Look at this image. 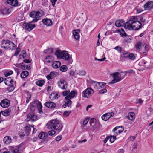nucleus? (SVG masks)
<instances>
[{
    "label": "nucleus",
    "instance_id": "nucleus-1",
    "mask_svg": "<svg viewBox=\"0 0 153 153\" xmlns=\"http://www.w3.org/2000/svg\"><path fill=\"white\" fill-rule=\"evenodd\" d=\"M137 16H132L125 24L124 27L130 30H138L142 27V24L139 22Z\"/></svg>",
    "mask_w": 153,
    "mask_h": 153
},
{
    "label": "nucleus",
    "instance_id": "nucleus-2",
    "mask_svg": "<svg viewBox=\"0 0 153 153\" xmlns=\"http://www.w3.org/2000/svg\"><path fill=\"white\" fill-rule=\"evenodd\" d=\"M47 126L48 129H54L58 132L60 131L63 126L58 120L55 119L49 121L47 123Z\"/></svg>",
    "mask_w": 153,
    "mask_h": 153
},
{
    "label": "nucleus",
    "instance_id": "nucleus-3",
    "mask_svg": "<svg viewBox=\"0 0 153 153\" xmlns=\"http://www.w3.org/2000/svg\"><path fill=\"white\" fill-rule=\"evenodd\" d=\"M44 12L42 10H39L38 11H33L29 13L30 17L33 18V19L32 22H37L40 19V18L44 14Z\"/></svg>",
    "mask_w": 153,
    "mask_h": 153
},
{
    "label": "nucleus",
    "instance_id": "nucleus-4",
    "mask_svg": "<svg viewBox=\"0 0 153 153\" xmlns=\"http://www.w3.org/2000/svg\"><path fill=\"white\" fill-rule=\"evenodd\" d=\"M30 109L33 111L37 108L40 114L43 113L42 110V107L41 102L37 100H35L33 102L30 104Z\"/></svg>",
    "mask_w": 153,
    "mask_h": 153
},
{
    "label": "nucleus",
    "instance_id": "nucleus-5",
    "mask_svg": "<svg viewBox=\"0 0 153 153\" xmlns=\"http://www.w3.org/2000/svg\"><path fill=\"white\" fill-rule=\"evenodd\" d=\"M55 55L58 58L62 59L65 60H70L71 59L66 51L57 50L55 52Z\"/></svg>",
    "mask_w": 153,
    "mask_h": 153
},
{
    "label": "nucleus",
    "instance_id": "nucleus-6",
    "mask_svg": "<svg viewBox=\"0 0 153 153\" xmlns=\"http://www.w3.org/2000/svg\"><path fill=\"white\" fill-rule=\"evenodd\" d=\"M24 149V144L22 143L16 146L9 147V150L11 153H22Z\"/></svg>",
    "mask_w": 153,
    "mask_h": 153
},
{
    "label": "nucleus",
    "instance_id": "nucleus-7",
    "mask_svg": "<svg viewBox=\"0 0 153 153\" xmlns=\"http://www.w3.org/2000/svg\"><path fill=\"white\" fill-rule=\"evenodd\" d=\"M13 78L11 77H8L5 78L4 79L3 78L1 77V83L2 82L4 81V83L7 85L10 86L9 91H12L14 89V87L13 85Z\"/></svg>",
    "mask_w": 153,
    "mask_h": 153
},
{
    "label": "nucleus",
    "instance_id": "nucleus-8",
    "mask_svg": "<svg viewBox=\"0 0 153 153\" xmlns=\"http://www.w3.org/2000/svg\"><path fill=\"white\" fill-rule=\"evenodd\" d=\"M114 79L111 82V83H114L120 81L124 78V76H122L121 74L118 72H115L111 74Z\"/></svg>",
    "mask_w": 153,
    "mask_h": 153
},
{
    "label": "nucleus",
    "instance_id": "nucleus-9",
    "mask_svg": "<svg viewBox=\"0 0 153 153\" xmlns=\"http://www.w3.org/2000/svg\"><path fill=\"white\" fill-rule=\"evenodd\" d=\"M37 120V116L34 113H30L27 115V121L34 122Z\"/></svg>",
    "mask_w": 153,
    "mask_h": 153
},
{
    "label": "nucleus",
    "instance_id": "nucleus-10",
    "mask_svg": "<svg viewBox=\"0 0 153 153\" xmlns=\"http://www.w3.org/2000/svg\"><path fill=\"white\" fill-rule=\"evenodd\" d=\"M58 86L62 89H66L67 87V83L64 79H61L58 82Z\"/></svg>",
    "mask_w": 153,
    "mask_h": 153
},
{
    "label": "nucleus",
    "instance_id": "nucleus-11",
    "mask_svg": "<svg viewBox=\"0 0 153 153\" xmlns=\"http://www.w3.org/2000/svg\"><path fill=\"white\" fill-rule=\"evenodd\" d=\"M10 104V101L7 99H4L1 102V106L4 108H7Z\"/></svg>",
    "mask_w": 153,
    "mask_h": 153
},
{
    "label": "nucleus",
    "instance_id": "nucleus-12",
    "mask_svg": "<svg viewBox=\"0 0 153 153\" xmlns=\"http://www.w3.org/2000/svg\"><path fill=\"white\" fill-rule=\"evenodd\" d=\"M23 25L25 27V29L28 31H30L35 27V25L32 24L31 22L27 23L25 22Z\"/></svg>",
    "mask_w": 153,
    "mask_h": 153
},
{
    "label": "nucleus",
    "instance_id": "nucleus-13",
    "mask_svg": "<svg viewBox=\"0 0 153 153\" xmlns=\"http://www.w3.org/2000/svg\"><path fill=\"white\" fill-rule=\"evenodd\" d=\"M114 114V113L113 112L108 113L103 115L101 117V118L102 120L106 121L108 120L111 117L113 116Z\"/></svg>",
    "mask_w": 153,
    "mask_h": 153
},
{
    "label": "nucleus",
    "instance_id": "nucleus-14",
    "mask_svg": "<svg viewBox=\"0 0 153 153\" xmlns=\"http://www.w3.org/2000/svg\"><path fill=\"white\" fill-rule=\"evenodd\" d=\"M91 91L93 90L91 88H88L82 93V96L86 98L89 97V96L91 94Z\"/></svg>",
    "mask_w": 153,
    "mask_h": 153
},
{
    "label": "nucleus",
    "instance_id": "nucleus-15",
    "mask_svg": "<svg viewBox=\"0 0 153 153\" xmlns=\"http://www.w3.org/2000/svg\"><path fill=\"white\" fill-rule=\"evenodd\" d=\"M153 1H150L147 2L144 5L145 10H149L153 8Z\"/></svg>",
    "mask_w": 153,
    "mask_h": 153
},
{
    "label": "nucleus",
    "instance_id": "nucleus-16",
    "mask_svg": "<svg viewBox=\"0 0 153 153\" xmlns=\"http://www.w3.org/2000/svg\"><path fill=\"white\" fill-rule=\"evenodd\" d=\"M80 30L79 29H77L73 31V34L75 39L79 40L80 39Z\"/></svg>",
    "mask_w": 153,
    "mask_h": 153
},
{
    "label": "nucleus",
    "instance_id": "nucleus-17",
    "mask_svg": "<svg viewBox=\"0 0 153 153\" xmlns=\"http://www.w3.org/2000/svg\"><path fill=\"white\" fill-rule=\"evenodd\" d=\"M7 2L9 4L14 7L19 6L18 1L17 0H7Z\"/></svg>",
    "mask_w": 153,
    "mask_h": 153
},
{
    "label": "nucleus",
    "instance_id": "nucleus-18",
    "mask_svg": "<svg viewBox=\"0 0 153 153\" xmlns=\"http://www.w3.org/2000/svg\"><path fill=\"white\" fill-rule=\"evenodd\" d=\"M44 105L47 107L52 109L55 108L56 106L55 103L51 101L46 102Z\"/></svg>",
    "mask_w": 153,
    "mask_h": 153
},
{
    "label": "nucleus",
    "instance_id": "nucleus-19",
    "mask_svg": "<svg viewBox=\"0 0 153 153\" xmlns=\"http://www.w3.org/2000/svg\"><path fill=\"white\" fill-rule=\"evenodd\" d=\"M11 112V109L8 108L5 109L4 111H1V114H2L4 116H7L10 114Z\"/></svg>",
    "mask_w": 153,
    "mask_h": 153
},
{
    "label": "nucleus",
    "instance_id": "nucleus-20",
    "mask_svg": "<svg viewBox=\"0 0 153 153\" xmlns=\"http://www.w3.org/2000/svg\"><path fill=\"white\" fill-rule=\"evenodd\" d=\"M42 22L44 25L48 26H51L52 24V22L50 19H44L42 20Z\"/></svg>",
    "mask_w": 153,
    "mask_h": 153
},
{
    "label": "nucleus",
    "instance_id": "nucleus-21",
    "mask_svg": "<svg viewBox=\"0 0 153 153\" xmlns=\"http://www.w3.org/2000/svg\"><path fill=\"white\" fill-rule=\"evenodd\" d=\"M11 12V10L9 8L5 7L2 10L1 13L2 14L4 15L9 14Z\"/></svg>",
    "mask_w": 153,
    "mask_h": 153
},
{
    "label": "nucleus",
    "instance_id": "nucleus-22",
    "mask_svg": "<svg viewBox=\"0 0 153 153\" xmlns=\"http://www.w3.org/2000/svg\"><path fill=\"white\" fill-rule=\"evenodd\" d=\"M75 92L74 91H72L67 96L65 97V98L66 100H70L74 97L75 96Z\"/></svg>",
    "mask_w": 153,
    "mask_h": 153
},
{
    "label": "nucleus",
    "instance_id": "nucleus-23",
    "mask_svg": "<svg viewBox=\"0 0 153 153\" xmlns=\"http://www.w3.org/2000/svg\"><path fill=\"white\" fill-rule=\"evenodd\" d=\"M56 73L52 71L46 76V77L48 80L51 79L56 77Z\"/></svg>",
    "mask_w": 153,
    "mask_h": 153
},
{
    "label": "nucleus",
    "instance_id": "nucleus-24",
    "mask_svg": "<svg viewBox=\"0 0 153 153\" xmlns=\"http://www.w3.org/2000/svg\"><path fill=\"white\" fill-rule=\"evenodd\" d=\"M9 40H4L1 43V47L4 48L6 49H8V46L9 45Z\"/></svg>",
    "mask_w": 153,
    "mask_h": 153
},
{
    "label": "nucleus",
    "instance_id": "nucleus-25",
    "mask_svg": "<svg viewBox=\"0 0 153 153\" xmlns=\"http://www.w3.org/2000/svg\"><path fill=\"white\" fill-rule=\"evenodd\" d=\"M11 137L9 136L5 137L3 139L4 143L7 144L10 143L11 142Z\"/></svg>",
    "mask_w": 153,
    "mask_h": 153
},
{
    "label": "nucleus",
    "instance_id": "nucleus-26",
    "mask_svg": "<svg viewBox=\"0 0 153 153\" xmlns=\"http://www.w3.org/2000/svg\"><path fill=\"white\" fill-rule=\"evenodd\" d=\"M38 137L40 139H45L48 137V135L46 133L42 132L39 134Z\"/></svg>",
    "mask_w": 153,
    "mask_h": 153
},
{
    "label": "nucleus",
    "instance_id": "nucleus-27",
    "mask_svg": "<svg viewBox=\"0 0 153 153\" xmlns=\"http://www.w3.org/2000/svg\"><path fill=\"white\" fill-rule=\"evenodd\" d=\"M52 67L54 68H58L61 65V63L58 61L53 62L52 64Z\"/></svg>",
    "mask_w": 153,
    "mask_h": 153
},
{
    "label": "nucleus",
    "instance_id": "nucleus-28",
    "mask_svg": "<svg viewBox=\"0 0 153 153\" xmlns=\"http://www.w3.org/2000/svg\"><path fill=\"white\" fill-rule=\"evenodd\" d=\"M54 59V57L51 55L48 56L45 59V62H46L50 63L52 62Z\"/></svg>",
    "mask_w": 153,
    "mask_h": 153
},
{
    "label": "nucleus",
    "instance_id": "nucleus-29",
    "mask_svg": "<svg viewBox=\"0 0 153 153\" xmlns=\"http://www.w3.org/2000/svg\"><path fill=\"white\" fill-rule=\"evenodd\" d=\"M120 57L122 58H127L128 55V52L126 51L124 49L123 50L122 52L120 53Z\"/></svg>",
    "mask_w": 153,
    "mask_h": 153
},
{
    "label": "nucleus",
    "instance_id": "nucleus-30",
    "mask_svg": "<svg viewBox=\"0 0 153 153\" xmlns=\"http://www.w3.org/2000/svg\"><path fill=\"white\" fill-rule=\"evenodd\" d=\"M45 83L44 80H39L36 82V84L39 87H42Z\"/></svg>",
    "mask_w": 153,
    "mask_h": 153
},
{
    "label": "nucleus",
    "instance_id": "nucleus-31",
    "mask_svg": "<svg viewBox=\"0 0 153 153\" xmlns=\"http://www.w3.org/2000/svg\"><path fill=\"white\" fill-rule=\"evenodd\" d=\"M59 97L58 94L53 93L50 94L49 97L51 100H53L58 98Z\"/></svg>",
    "mask_w": 153,
    "mask_h": 153
},
{
    "label": "nucleus",
    "instance_id": "nucleus-32",
    "mask_svg": "<svg viewBox=\"0 0 153 153\" xmlns=\"http://www.w3.org/2000/svg\"><path fill=\"white\" fill-rule=\"evenodd\" d=\"M128 118L130 120H133L135 118V114L134 112H129L128 116Z\"/></svg>",
    "mask_w": 153,
    "mask_h": 153
},
{
    "label": "nucleus",
    "instance_id": "nucleus-33",
    "mask_svg": "<svg viewBox=\"0 0 153 153\" xmlns=\"http://www.w3.org/2000/svg\"><path fill=\"white\" fill-rule=\"evenodd\" d=\"M8 46V49L13 50L15 49L16 45L13 42L9 41Z\"/></svg>",
    "mask_w": 153,
    "mask_h": 153
},
{
    "label": "nucleus",
    "instance_id": "nucleus-34",
    "mask_svg": "<svg viewBox=\"0 0 153 153\" xmlns=\"http://www.w3.org/2000/svg\"><path fill=\"white\" fill-rule=\"evenodd\" d=\"M29 75V72L27 71H24L22 72L21 74V76L22 78H26Z\"/></svg>",
    "mask_w": 153,
    "mask_h": 153
},
{
    "label": "nucleus",
    "instance_id": "nucleus-35",
    "mask_svg": "<svg viewBox=\"0 0 153 153\" xmlns=\"http://www.w3.org/2000/svg\"><path fill=\"white\" fill-rule=\"evenodd\" d=\"M122 128V130H119L118 131V132L119 134H120L122 133L124 130V127L123 126H117L115 127L114 129L113 130V132H115L116 130H117L119 128Z\"/></svg>",
    "mask_w": 153,
    "mask_h": 153
},
{
    "label": "nucleus",
    "instance_id": "nucleus-36",
    "mask_svg": "<svg viewBox=\"0 0 153 153\" xmlns=\"http://www.w3.org/2000/svg\"><path fill=\"white\" fill-rule=\"evenodd\" d=\"M22 54H20L19 56V58L20 59H24L26 57L27 53L25 50H23L22 51Z\"/></svg>",
    "mask_w": 153,
    "mask_h": 153
},
{
    "label": "nucleus",
    "instance_id": "nucleus-37",
    "mask_svg": "<svg viewBox=\"0 0 153 153\" xmlns=\"http://www.w3.org/2000/svg\"><path fill=\"white\" fill-rule=\"evenodd\" d=\"M25 132H26L25 134L26 136H27L29 135L31 131V129L30 125L26 126L25 127Z\"/></svg>",
    "mask_w": 153,
    "mask_h": 153
},
{
    "label": "nucleus",
    "instance_id": "nucleus-38",
    "mask_svg": "<svg viewBox=\"0 0 153 153\" xmlns=\"http://www.w3.org/2000/svg\"><path fill=\"white\" fill-rule=\"evenodd\" d=\"M67 101L65 102V104L63 105V107L64 108H66L67 106L69 107L72 103V102L70 100H67Z\"/></svg>",
    "mask_w": 153,
    "mask_h": 153
},
{
    "label": "nucleus",
    "instance_id": "nucleus-39",
    "mask_svg": "<svg viewBox=\"0 0 153 153\" xmlns=\"http://www.w3.org/2000/svg\"><path fill=\"white\" fill-rule=\"evenodd\" d=\"M117 32L119 33L120 34L122 35V36L126 37V34L123 29L121 28L120 29L118 30Z\"/></svg>",
    "mask_w": 153,
    "mask_h": 153
},
{
    "label": "nucleus",
    "instance_id": "nucleus-40",
    "mask_svg": "<svg viewBox=\"0 0 153 153\" xmlns=\"http://www.w3.org/2000/svg\"><path fill=\"white\" fill-rule=\"evenodd\" d=\"M95 127L94 126L93 127V130L95 131V132H97L101 128V127L102 126L101 125H98L97 124L95 125Z\"/></svg>",
    "mask_w": 153,
    "mask_h": 153
},
{
    "label": "nucleus",
    "instance_id": "nucleus-41",
    "mask_svg": "<svg viewBox=\"0 0 153 153\" xmlns=\"http://www.w3.org/2000/svg\"><path fill=\"white\" fill-rule=\"evenodd\" d=\"M142 46V43L140 42H137L136 45V49L139 50L141 49Z\"/></svg>",
    "mask_w": 153,
    "mask_h": 153
},
{
    "label": "nucleus",
    "instance_id": "nucleus-42",
    "mask_svg": "<svg viewBox=\"0 0 153 153\" xmlns=\"http://www.w3.org/2000/svg\"><path fill=\"white\" fill-rule=\"evenodd\" d=\"M96 120H95L94 118H92L90 121V123L91 126L93 127L95 125Z\"/></svg>",
    "mask_w": 153,
    "mask_h": 153
},
{
    "label": "nucleus",
    "instance_id": "nucleus-43",
    "mask_svg": "<svg viewBox=\"0 0 153 153\" xmlns=\"http://www.w3.org/2000/svg\"><path fill=\"white\" fill-rule=\"evenodd\" d=\"M45 53L47 54H51L53 53V49L52 48H49L44 51Z\"/></svg>",
    "mask_w": 153,
    "mask_h": 153
},
{
    "label": "nucleus",
    "instance_id": "nucleus-44",
    "mask_svg": "<svg viewBox=\"0 0 153 153\" xmlns=\"http://www.w3.org/2000/svg\"><path fill=\"white\" fill-rule=\"evenodd\" d=\"M67 69L68 68L67 66L65 65L62 66L60 68V70L62 72L66 71Z\"/></svg>",
    "mask_w": 153,
    "mask_h": 153
},
{
    "label": "nucleus",
    "instance_id": "nucleus-45",
    "mask_svg": "<svg viewBox=\"0 0 153 153\" xmlns=\"http://www.w3.org/2000/svg\"><path fill=\"white\" fill-rule=\"evenodd\" d=\"M77 74L81 76H84L86 74V72L84 70L79 71Z\"/></svg>",
    "mask_w": 153,
    "mask_h": 153
},
{
    "label": "nucleus",
    "instance_id": "nucleus-46",
    "mask_svg": "<svg viewBox=\"0 0 153 153\" xmlns=\"http://www.w3.org/2000/svg\"><path fill=\"white\" fill-rule=\"evenodd\" d=\"M13 73V71L10 70V71H5L4 73V74L6 77H7V76L12 74Z\"/></svg>",
    "mask_w": 153,
    "mask_h": 153
},
{
    "label": "nucleus",
    "instance_id": "nucleus-47",
    "mask_svg": "<svg viewBox=\"0 0 153 153\" xmlns=\"http://www.w3.org/2000/svg\"><path fill=\"white\" fill-rule=\"evenodd\" d=\"M92 83H94L95 84L94 85V87L95 88H97V89H100L99 87V82H95L94 81H92Z\"/></svg>",
    "mask_w": 153,
    "mask_h": 153
},
{
    "label": "nucleus",
    "instance_id": "nucleus-48",
    "mask_svg": "<svg viewBox=\"0 0 153 153\" xmlns=\"http://www.w3.org/2000/svg\"><path fill=\"white\" fill-rule=\"evenodd\" d=\"M114 49L117 50L118 52L120 53H121L123 50V49L121 47L118 46L115 47Z\"/></svg>",
    "mask_w": 153,
    "mask_h": 153
},
{
    "label": "nucleus",
    "instance_id": "nucleus-49",
    "mask_svg": "<svg viewBox=\"0 0 153 153\" xmlns=\"http://www.w3.org/2000/svg\"><path fill=\"white\" fill-rule=\"evenodd\" d=\"M128 57H129L130 59L133 60L135 58V56L134 54L131 53L128 54Z\"/></svg>",
    "mask_w": 153,
    "mask_h": 153
},
{
    "label": "nucleus",
    "instance_id": "nucleus-50",
    "mask_svg": "<svg viewBox=\"0 0 153 153\" xmlns=\"http://www.w3.org/2000/svg\"><path fill=\"white\" fill-rule=\"evenodd\" d=\"M110 141L111 143L113 142L116 139V137L114 136H109Z\"/></svg>",
    "mask_w": 153,
    "mask_h": 153
},
{
    "label": "nucleus",
    "instance_id": "nucleus-51",
    "mask_svg": "<svg viewBox=\"0 0 153 153\" xmlns=\"http://www.w3.org/2000/svg\"><path fill=\"white\" fill-rule=\"evenodd\" d=\"M134 73V71L132 69L129 70L127 71H125L124 72V76L127 75V73Z\"/></svg>",
    "mask_w": 153,
    "mask_h": 153
},
{
    "label": "nucleus",
    "instance_id": "nucleus-52",
    "mask_svg": "<svg viewBox=\"0 0 153 153\" xmlns=\"http://www.w3.org/2000/svg\"><path fill=\"white\" fill-rule=\"evenodd\" d=\"M115 25L117 27H120L122 26V24H121L120 21L119 20H117L115 22Z\"/></svg>",
    "mask_w": 153,
    "mask_h": 153
},
{
    "label": "nucleus",
    "instance_id": "nucleus-53",
    "mask_svg": "<svg viewBox=\"0 0 153 153\" xmlns=\"http://www.w3.org/2000/svg\"><path fill=\"white\" fill-rule=\"evenodd\" d=\"M70 93L69 90H66L63 92L62 94L64 96L66 97Z\"/></svg>",
    "mask_w": 153,
    "mask_h": 153
},
{
    "label": "nucleus",
    "instance_id": "nucleus-54",
    "mask_svg": "<svg viewBox=\"0 0 153 153\" xmlns=\"http://www.w3.org/2000/svg\"><path fill=\"white\" fill-rule=\"evenodd\" d=\"M71 111H65L63 113V115L64 116H68L71 113Z\"/></svg>",
    "mask_w": 153,
    "mask_h": 153
},
{
    "label": "nucleus",
    "instance_id": "nucleus-55",
    "mask_svg": "<svg viewBox=\"0 0 153 153\" xmlns=\"http://www.w3.org/2000/svg\"><path fill=\"white\" fill-rule=\"evenodd\" d=\"M99 87L100 88H103L104 86L105 85H106V83L103 82H99Z\"/></svg>",
    "mask_w": 153,
    "mask_h": 153
},
{
    "label": "nucleus",
    "instance_id": "nucleus-56",
    "mask_svg": "<svg viewBox=\"0 0 153 153\" xmlns=\"http://www.w3.org/2000/svg\"><path fill=\"white\" fill-rule=\"evenodd\" d=\"M107 90L106 89H103L99 91V93L100 94H103L106 93Z\"/></svg>",
    "mask_w": 153,
    "mask_h": 153
},
{
    "label": "nucleus",
    "instance_id": "nucleus-57",
    "mask_svg": "<svg viewBox=\"0 0 153 153\" xmlns=\"http://www.w3.org/2000/svg\"><path fill=\"white\" fill-rule=\"evenodd\" d=\"M20 51V48H17L16 49L14 53L15 56H17Z\"/></svg>",
    "mask_w": 153,
    "mask_h": 153
},
{
    "label": "nucleus",
    "instance_id": "nucleus-58",
    "mask_svg": "<svg viewBox=\"0 0 153 153\" xmlns=\"http://www.w3.org/2000/svg\"><path fill=\"white\" fill-rule=\"evenodd\" d=\"M55 133L56 132L54 130H52L49 131L48 134L50 136H52L54 135Z\"/></svg>",
    "mask_w": 153,
    "mask_h": 153
},
{
    "label": "nucleus",
    "instance_id": "nucleus-59",
    "mask_svg": "<svg viewBox=\"0 0 153 153\" xmlns=\"http://www.w3.org/2000/svg\"><path fill=\"white\" fill-rule=\"evenodd\" d=\"M20 68L23 70H25L26 69V66L24 64L23 62H22L21 63V65Z\"/></svg>",
    "mask_w": 153,
    "mask_h": 153
},
{
    "label": "nucleus",
    "instance_id": "nucleus-60",
    "mask_svg": "<svg viewBox=\"0 0 153 153\" xmlns=\"http://www.w3.org/2000/svg\"><path fill=\"white\" fill-rule=\"evenodd\" d=\"M138 20L141 21L142 22H144L146 21V19H143V17L142 16H140L138 17Z\"/></svg>",
    "mask_w": 153,
    "mask_h": 153
},
{
    "label": "nucleus",
    "instance_id": "nucleus-61",
    "mask_svg": "<svg viewBox=\"0 0 153 153\" xmlns=\"http://www.w3.org/2000/svg\"><path fill=\"white\" fill-rule=\"evenodd\" d=\"M58 0H51L50 2L51 3L52 6L55 7L56 3L57 1Z\"/></svg>",
    "mask_w": 153,
    "mask_h": 153
},
{
    "label": "nucleus",
    "instance_id": "nucleus-62",
    "mask_svg": "<svg viewBox=\"0 0 153 153\" xmlns=\"http://www.w3.org/2000/svg\"><path fill=\"white\" fill-rule=\"evenodd\" d=\"M89 119L88 118L85 119L83 122V124L84 125H86L88 123L89 121Z\"/></svg>",
    "mask_w": 153,
    "mask_h": 153
},
{
    "label": "nucleus",
    "instance_id": "nucleus-63",
    "mask_svg": "<svg viewBox=\"0 0 153 153\" xmlns=\"http://www.w3.org/2000/svg\"><path fill=\"white\" fill-rule=\"evenodd\" d=\"M131 40V39L130 38H128L124 39V41L127 43L130 42Z\"/></svg>",
    "mask_w": 153,
    "mask_h": 153
},
{
    "label": "nucleus",
    "instance_id": "nucleus-64",
    "mask_svg": "<svg viewBox=\"0 0 153 153\" xmlns=\"http://www.w3.org/2000/svg\"><path fill=\"white\" fill-rule=\"evenodd\" d=\"M124 150L123 149H120L118 150L117 153H124Z\"/></svg>",
    "mask_w": 153,
    "mask_h": 153
}]
</instances>
